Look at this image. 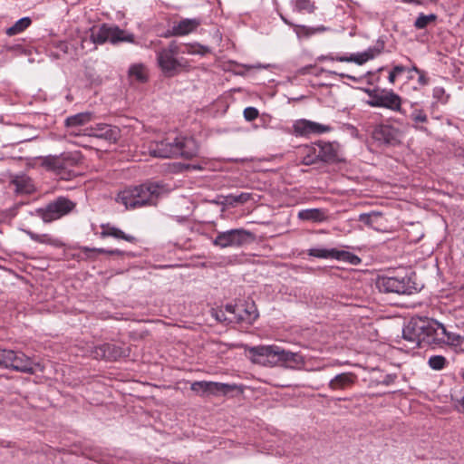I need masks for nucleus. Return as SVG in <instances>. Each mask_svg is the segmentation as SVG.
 <instances>
[{
  "label": "nucleus",
  "instance_id": "f257e3e1",
  "mask_svg": "<svg viewBox=\"0 0 464 464\" xmlns=\"http://www.w3.org/2000/svg\"><path fill=\"white\" fill-rule=\"evenodd\" d=\"M402 337L414 344V348L421 347L422 343H446L455 348L462 336L447 331L443 324L434 319L415 317L402 329Z\"/></svg>",
  "mask_w": 464,
  "mask_h": 464
},
{
  "label": "nucleus",
  "instance_id": "f03ea898",
  "mask_svg": "<svg viewBox=\"0 0 464 464\" xmlns=\"http://www.w3.org/2000/svg\"><path fill=\"white\" fill-rule=\"evenodd\" d=\"M250 360L263 366H284L299 369L304 364L303 356L298 353L286 351L277 345H258L248 347Z\"/></svg>",
  "mask_w": 464,
  "mask_h": 464
},
{
  "label": "nucleus",
  "instance_id": "7ed1b4c3",
  "mask_svg": "<svg viewBox=\"0 0 464 464\" xmlns=\"http://www.w3.org/2000/svg\"><path fill=\"white\" fill-rule=\"evenodd\" d=\"M165 191V186L160 182H146L125 188L118 193L116 201L128 209L156 207Z\"/></svg>",
  "mask_w": 464,
  "mask_h": 464
},
{
  "label": "nucleus",
  "instance_id": "20e7f679",
  "mask_svg": "<svg viewBox=\"0 0 464 464\" xmlns=\"http://www.w3.org/2000/svg\"><path fill=\"white\" fill-rule=\"evenodd\" d=\"M154 157L192 159L198 155V146L193 137L183 135H169L157 141L151 148Z\"/></svg>",
  "mask_w": 464,
  "mask_h": 464
},
{
  "label": "nucleus",
  "instance_id": "39448f33",
  "mask_svg": "<svg viewBox=\"0 0 464 464\" xmlns=\"http://www.w3.org/2000/svg\"><path fill=\"white\" fill-rule=\"evenodd\" d=\"M82 163V155L79 151L62 153L59 156H47L42 165L55 173L59 179L71 180L80 175L76 169Z\"/></svg>",
  "mask_w": 464,
  "mask_h": 464
},
{
  "label": "nucleus",
  "instance_id": "423d86ee",
  "mask_svg": "<svg viewBox=\"0 0 464 464\" xmlns=\"http://www.w3.org/2000/svg\"><path fill=\"white\" fill-rule=\"evenodd\" d=\"M363 92L369 96L366 104L373 108H384L406 115L402 109V98L392 89L380 87L365 88Z\"/></svg>",
  "mask_w": 464,
  "mask_h": 464
},
{
  "label": "nucleus",
  "instance_id": "0eeeda50",
  "mask_svg": "<svg viewBox=\"0 0 464 464\" xmlns=\"http://www.w3.org/2000/svg\"><path fill=\"white\" fill-rule=\"evenodd\" d=\"M376 286L382 293L411 295L418 290V285L411 276H379Z\"/></svg>",
  "mask_w": 464,
  "mask_h": 464
},
{
  "label": "nucleus",
  "instance_id": "6e6552de",
  "mask_svg": "<svg viewBox=\"0 0 464 464\" xmlns=\"http://www.w3.org/2000/svg\"><path fill=\"white\" fill-rule=\"evenodd\" d=\"M91 39L97 44H103L106 42L113 44L121 42L134 43V34L125 32L117 25L102 24L91 30Z\"/></svg>",
  "mask_w": 464,
  "mask_h": 464
},
{
  "label": "nucleus",
  "instance_id": "1a4fd4ad",
  "mask_svg": "<svg viewBox=\"0 0 464 464\" xmlns=\"http://www.w3.org/2000/svg\"><path fill=\"white\" fill-rule=\"evenodd\" d=\"M76 207V203L65 197H58L43 208L35 209V214L44 223H50L71 213Z\"/></svg>",
  "mask_w": 464,
  "mask_h": 464
},
{
  "label": "nucleus",
  "instance_id": "9d476101",
  "mask_svg": "<svg viewBox=\"0 0 464 464\" xmlns=\"http://www.w3.org/2000/svg\"><path fill=\"white\" fill-rule=\"evenodd\" d=\"M179 47L176 42H171L167 47L157 52L158 65L167 77H173L179 72L182 63L176 56Z\"/></svg>",
  "mask_w": 464,
  "mask_h": 464
},
{
  "label": "nucleus",
  "instance_id": "9b49d317",
  "mask_svg": "<svg viewBox=\"0 0 464 464\" xmlns=\"http://www.w3.org/2000/svg\"><path fill=\"white\" fill-rule=\"evenodd\" d=\"M255 235L249 230L244 228H234L223 232H218L213 245L220 248L240 247L252 243L255 240Z\"/></svg>",
  "mask_w": 464,
  "mask_h": 464
},
{
  "label": "nucleus",
  "instance_id": "f8f14e48",
  "mask_svg": "<svg viewBox=\"0 0 464 464\" xmlns=\"http://www.w3.org/2000/svg\"><path fill=\"white\" fill-rule=\"evenodd\" d=\"M130 350L125 345L111 343H104L93 346L91 355L97 360L117 361L130 356Z\"/></svg>",
  "mask_w": 464,
  "mask_h": 464
},
{
  "label": "nucleus",
  "instance_id": "ddd939ff",
  "mask_svg": "<svg viewBox=\"0 0 464 464\" xmlns=\"http://www.w3.org/2000/svg\"><path fill=\"white\" fill-rule=\"evenodd\" d=\"M9 364V369L18 372L34 374L37 371L43 372L44 366L34 358L27 356L21 351H14Z\"/></svg>",
  "mask_w": 464,
  "mask_h": 464
},
{
  "label": "nucleus",
  "instance_id": "4468645a",
  "mask_svg": "<svg viewBox=\"0 0 464 464\" xmlns=\"http://www.w3.org/2000/svg\"><path fill=\"white\" fill-rule=\"evenodd\" d=\"M226 311L234 314V318L237 323H245L252 324L258 317V312L256 304L252 303L245 302L239 304H227Z\"/></svg>",
  "mask_w": 464,
  "mask_h": 464
},
{
  "label": "nucleus",
  "instance_id": "2eb2a0df",
  "mask_svg": "<svg viewBox=\"0 0 464 464\" xmlns=\"http://www.w3.org/2000/svg\"><path fill=\"white\" fill-rule=\"evenodd\" d=\"M401 130L390 124H379L372 130V138L384 145L396 146L401 142Z\"/></svg>",
  "mask_w": 464,
  "mask_h": 464
},
{
  "label": "nucleus",
  "instance_id": "dca6fc26",
  "mask_svg": "<svg viewBox=\"0 0 464 464\" xmlns=\"http://www.w3.org/2000/svg\"><path fill=\"white\" fill-rule=\"evenodd\" d=\"M332 130L330 125L321 124L306 119H300L293 124V133L295 136L306 137L311 134H322Z\"/></svg>",
  "mask_w": 464,
  "mask_h": 464
},
{
  "label": "nucleus",
  "instance_id": "f3484780",
  "mask_svg": "<svg viewBox=\"0 0 464 464\" xmlns=\"http://www.w3.org/2000/svg\"><path fill=\"white\" fill-rule=\"evenodd\" d=\"M411 122V127L416 130L428 136L431 135V130L428 128L429 117L418 102H411V112L407 115Z\"/></svg>",
  "mask_w": 464,
  "mask_h": 464
},
{
  "label": "nucleus",
  "instance_id": "a211bd4d",
  "mask_svg": "<svg viewBox=\"0 0 464 464\" xmlns=\"http://www.w3.org/2000/svg\"><path fill=\"white\" fill-rule=\"evenodd\" d=\"M88 135L116 143L120 139L121 130L117 126L106 123H96L89 128Z\"/></svg>",
  "mask_w": 464,
  "mask_h": 464
},
{
  "label": "nucleus",
  "instance_id": "6ab92c4d",
  "mask_svg": "<svg viewBox=\"0 0 464 464\" xmlns=\"http://www.w3.org/2000/svg\"><path fill=\"white\" fill-rule=\"evenodd\" d=\"M201 24L198 18H185L176 23L166 33V36H183L194 31Z\"/></svg>",
  "mask_w": 464,
  "mask_h": 464
},
{
  "label": "nucleus",
  "instance_id": "aec40b11",
  "mask_svg": "<svg viewBox=\"0 0 464 464\" xmlns=\"http://www.w3.org/2000/svg\"><path fill=\"white\" fill-rule=\"evenodd\" d=\"M358 381V376L352 372H345L336 374L328 382L332 391H344L352 388Z\"/></svg>",
  "mask_w": 464,
  "mask_h": 464
},
{
  "label": "nucleus",
  "instance_id": "412c9836",
  "mask_svg": "<svg viewBox=\"0 0 464 464\" xmlns=\"http://www.w3.org/2000/svg\"><path fill=\"white\" fill-rule=\"evenodd\" d=\"M314 146L317 149L320 161L332 163L337 160V150L339 147L337 142L318 140L314 142Z\"/></svg>",
  "mask_w": 464,
  "mask_h": 464
},
{
  "label": "nucleus",
  "instance_id": "4be33fe9",
  "mask_svg": "<svg viewBox=\"0 0 464 464\" xmlns=\"http://www.w3.org/2000/svg\"><path fill=\"white\" fill-rule=\"evenodd\" d=\"M101 229H102V231L100 232V237L102 238L111 237L115 239H123V240H125L127 242H130V243L137 242V239L135 237L124 233L122 230L111 225L110 223L102 224Z\"/></svg>",
  "mask_w": 464,
  "mask_h": 464
},
{
  "label": "nucleus",
  "instance_id": "5701e85b",
  "mask_svg": "<svg viewBox=\"0 0 464 464\" xmlns=\"http://www.w3.org/2000/svg\"><path fill=\"white\" fill-rule=\"evenodd\" d=\"M11 184L14 186V191L17 194H32L35 190L33 180L24 174L14 176Z\"/></svg>",
  "mask_w": 464,
  "mask_h": 464
},
{
  "label": "nucleus",
  "instance_id": "b1692460",
  "mask_svg": "<svg viewBox=\"0 0 464 464\" xmlns=\"http://www.w3.org/2000/svg\"><path fill=\"white\" fill-rule=\"evenodd\" d=\"M297 218L303 221L321 223L327 219V210L323 208H306L298 212Z\"/></svg>",
  "mask_w": 464,
  "mask_h": 464
},
{
  "label": "nucleus",
  "instance_id": "393cba45",
  "mask_svg": "<svg viewBox=\"0 0 464 464\" xmlns=\"http://www.w3.org/2000/svg\"><path fill=\"white\" fill-rule=\"evenodd\" d=\"M281 17L286 24L294 27V30L299 38L309 37L316 33H321V32L325 31V27L324 25H321L318 27H309L306 25L295 24L291 23L290 21H288L287 19H285L284 16H281Z\"/></svg>",
  "mask_w": 464,
  "mask_h": 464
},
{
  "label": "nucleus",
  "instance_id": "a878e982",
  "mask_svg": "<svg viewBox=\"0 0 464 464\" xmlns=\"http://www.w3.org/2000/svg\"><path fill=\"white\" fill-rule=\"evenodd\" d=\"M237 389H238V386L236 384L209 382L208 395H214V396L224 395V396H226Z\"/></svg>",
  "mask_w": 464,
  "mask_h": 464
},
{
  "label": "nucleus",
  "instance_id": "bb28decb",
  "mask_svg": "<svg viewBox=\"0 0 464 464\" xmlns=\"http://www.w3.org/2000/svg\"><path fill=\"white\" fill-rule=\"evenodd\" d=\"M25 233L34 242L50 245L55 247H62L63 246L61 240L51 237L49 234H37L31 230H26Z\"/></svg>",
  "mask_w": 464,
  "mask_h": 464
},
{
  "label": "nucleus",
  "instance_id": "cd10ccee",
  "mask_svg": "<svg viewBox=\"0 0 464 464\" xmlns=\"http://www.w3.org/2000/svg\"><path fill=\"white\" fill-rule=\"evenodd\" d=\"M92 119V113L85 111L67 117L64 123L66 127H77L90 122Z\"/></svg>",
  "mask_w": 464,
  "mask_h": 464
},
{
  "label": "nucleus",
  "instance_id": "c85d7f7f",
  "mask_svg": "<svg viewBox=\"0 0 464 464\" xmlns=\"http://www.w3.org/2000/svg\"><path fill=\"white\" fill-rule=\"evenodd\" d=\"M382 218V214L381 212L372 211L370 213L360 214L358 220L371 228L378 229L377 226Z\"/></svg>",
  "mask_w": 464,
  "mask_h": 464
},
{
  "label": "nucleus",
  "instance_id": "c756f323",
  "mask_svg": "<svg viewBox=\"0 0 464 464\" xmlns=\"http://www.w3.org/2000/svg\"><path fill=\"white\" fill-rule=\"evenodd\" d=\"M129 76L140 83H144L148 81L147 69L142 64H133L129 69Z\"/></svg>",
  "mask_w": 464,
  "mask_h": 464
},
{
  "label": "nucleus",
  "instance_id": "7c9ffc66",
  "mask_svg": "<svg viewBox=\"0 0 464 464\" xmlns=\"http://www.w3.org/2000/svg\"><path fill=\"white\" fill-rule=\"evenodd\" d=\"M32 24L30 17H23L17 20L12 26L8 27L5 31L6 34L13 36L24 32Z\"/></svg>",
  "mask_w": 464,
  "mask_h": 464
},
{
  "label": "nucleus",
  "instance_id": "2f4dec72",
  "mask_svg": "<svg viewBox=\"0 0 464 464\" xmlns=\"http://www.w3.org/2000/svg\"><path fill=\"white\" fill-rule=\"evenodd\" d=\"M334 259L346 262L353 266H358L362 262V259L358 256L349 251L338 249L335 250Z\"/></svg>",
  "mask_w": 464,
  "mask_h": 464
},
{
  "label": "nucleus",
  "instance_id": "473e14b6",
  "mask_svg": "<svg viewBox=\"0 0 464 464\" xmlns=\"http://www.w3.org/2000/svg\"><path fill=\"white\" fill-rule=\"evenodd\" d=\"M304 150L305 155L303 157L301 161L303 165L310 166L320 161L314 143L311 146H305Z\"/></svg>",
  "mask_w": 464,
  "mask_h": 464
},
{
  "label": "nucleus",
  "instance_id": "72a5a7b5",
  "mask_svg": "<svg viewBox=\"0 0 464 464\" xmlns=\"http://www.w3.org/2000/svg\"><path fill=\"white\" fill-rule=\"evenodd\" d=\"M370 57L371 56H368L364 52H362V53H353L350 56H345V55L336 56V61L337 62H348V63L353 62L359 65H362V64L365 63L366 62H368L370 60Z\"/></svg>",
  "mask_w": 464,
  "mask_h": 464
},
{
  "label": "nucleus",
  "instance_id": "f704fd0d",
  "mask_svg": "<svg viewBox=\"0 0 464 464\" xmlns=\"http://www.w3.org/2000/svg\"><path fill=\"white\" fill-rule=\"evenodd\" d=\"M335 248H311L308 250V255L314 257L334 259Z\"/></svg>",
  "mask_w": 464,
  "mask_h": 464
},
{
  "label": "nucleus",
  "instance_id": "c9c22d12",
  "mask_svg": "<svg viewBox=\"0 0 464 464\" xmlns=\"http://www.w3.org/2000/svg\"><path fill=\"white\" fill-rule=\"evenodd\" d=\"M436 20L437 15L435 14H430L427 15L423 13H420L414 22V26L419 30L425 29L429 24L435 22Z\"/></svg>",
  "mask_w": 464,
  "mask_h": 464
},
{
  "label": "nucleus",
  "instance_id": "e433bc0d",
  "mask_svg": "<svg viewBox=\"0 0 464 464\" xmlns=\"http://www.w3.org/2000/svg\"><path fill=\"white\" fill-rule=\"evenodd\" d=\"M428 364L432 370L440 371L447 366L448 361L442 355H432L429 358Z\"/></svg>",
  "mask_w": 464,
  "mask_h": 464
},
{
  "label": "nucleus",
  "instance_id": "4c0bfd02",
  "mask_svg": "<svg viewBox=\"0 0 464 464\" xmlns=\"http://www.w3.org/2000/svg\"><path fill=\"white\" fill-rule=\"evenodd\" d=\"M251 198L249 193L242 192L239 195L229 194L226 197V203L231 206L237 204H244L247 202Z\"/></svg>",
  "mask_w": 464,
  "mask_h": 464
},
{
  "label": "nucleus",
  "instance_id": "58836bf2",
  "mask_svg": "<svg viewBox=\"0 0 464 464\" xmlns=\"http://www.w3.org/2000/svg\"><path fill=\"white\" fill-rule=\"evenodd\" d=\"M385 42L382 39L379 38L376 44L373 46H370L367 50L364 51V53L368 56H371L370 60H372L378 56L379 54H381L383 52Z\"/></svg>",
  "mask_w": 464,
  "mask_h": 464
},
{
  "label": "nucleus",
  "instance_id": "ea45409f",
  "mask_svg": "<svg viewBox=\"0 0 464 464\" xmlns=\"http://www.w3.org/2000/svg\"><path fill=\"white\" fill-rule=\"evenodd\" d=\"M432 97L437 102L446 104L449 102L450 94H447L445 89L440 86H437L432 90Z\"/></svg>",
  "mask_w": 464,
  "mask_h": 464
},
{
  "label": "nucleus",
  "instance_id": "a19ab883",
  "mask_svg": "<svg viewBox=\"0 0 464 464\" xmlns=\"http://www.w3.org/2000/svg\"><path fill=\"white\" fill-rule=\"evenodd\" d=\"M190 390L200 395H208L209 382H194L193 383H191Z\"/></svg>",
  "mask_w": 464,
  "mask_h": 464
},
{
  "label": "nucleus",
  "instance_id": "79ce46f5",
  "mask_svg": "<svg viewBox=\"0 0 464 464\" xmlns=\"http://www.w3.org/2000/svg\"><path fill=\"white\" fill-rule=\"evenodd\" d=\"M14 352V350L0 348V367L9 369V364L11 363Z\"/></svg>",
  "mask_w": 464,
  "mask_h": 464
},
{
  "label": "nucleus",
  "instance_id": "37998d69",
  "mask_svg": "<svg viewBox=\"0 0 464 464\" xmlns=\"http://www.w3.org/2000/svg\"><path fill=\"white\" fill-rule=\"evenodd\" d=\"M82 251L84 253H87V252H97V253H100V254H107V255H111V256H124L126 253L124 251H121L120 249H112V250H107V249H104V248H90V247H87V246H84L82 248Z\"/></svg>",
  "mask_w": 464,
  "mask_h": 464
},
{
  "label": "nucleus",
  "instance_id": "c03bdc74",
  "mask_svg": "<svg viewBox=\"0 0 464 464\" xmlns=\"http://www.w3.org/2000/svg\"><path fill=\"white\" fill-rule=\"evenodd\" d=\"M295 7L299 12L305 11L307 13H313L314 9V5L310 0H295Z\"/></svg>",
  "mask_w": 464,
  "mask_h": 464
},
{
  "label": "nucleus",
  "instance_id": "a18cd8bd",
  "mask_svg": "<svg viewBox=\"0 0 464 464\" xmlns=\"http://www.w3.org/2000/svg\"><path fill=\"white\" fill-rule=\"evenodd\" d=\"M243 114H244V118L246 119V121H252L258 117L259 112H258V110L255 107H246L244 110Z\"/></svg>",
  "mask_w": 464,
  "mask_h": 464
},
{
  "label": "nucleus",
  "instance_id": "49530a36",
  "mask_svg": "<svg viewBox=\"0 0 464 464\" xmlns=\"http://www.w3.org/2000/svg\"><path fill=\"white\" fill-rule=\"evenodd\" d=\"M418 82L420 86H425L429 84L430 79L427 77V72L423 70H420L418 73Z\"/></svg>",
  "mask_w": 464,
  "mask_h": 464
},
{
  "label": "nucleus",
  "instance_id": "de8ad7c7",
  "mask_svg": "<svg viewBox=\"0 0 464 464\" xmlns=\"http://www.w3.org/2000/svg\"><path fill=\"white\" fill-rule=\"evenodd\" d=\"M397 379V375L394 373L386 374L382 381L380 382L381 384H383L385 386H389L392 383H394L395 380Z\"/></svg>",
  "mask_w": 464,
  "mask_h": 464
},
{
  "label": "nucleus",
  "instance_id": "09e8293b",
  "mask_svg": "<svg viewBox=\"0 0 464 464\" xmlns=\"http://www.w3.org/2000/svg\"><path fill=\"white\" fill-rule=\"evenodd\" d=\"M437 0H401L405 4H414L419 5H427L431 3H436Z\"/></svg>",
  "mask_w": 464,
  "mask_h": 464
},
{
  "label": "nucleus",
  "instance_id": "8fccbe9b",
  "mask_svg": "<svg viewBox=\"0 0 464 464\" xmlns=\"http://www.w3.org/2000/svg\"><path fill=\"white\" fill-rule=\"evenodd\" d=\"M321 71H322V72H326V73H328V74H332V75H339V76H341L342 78H348V79H350V80H352V81H353V82H357V81H358L356 77H354V76H351V75H348V74H345V73H337V72H334V71H329V70H325V69H322Z\"/></svg>",
  "mask_w": 464,
  "mask_h": 464
},
{
  "label": "nucleus",
  "instance_id": "3c124183",
  "mask_svg": "<svg viewBox=\"0 0 464 464\" xmlns=\"http://www.w3.org/2000/svg\"><path fill=\"white\" fill-rule=\"evenodd\" d=\"M393 72H395L398 76L401 75L403 72H406L408 70V67L397 64L392 67Z\"/></svg>",
  "mask_w": 464,
  "mask_h": 464
},
{
  "label": "nucleus",
  "instance_id": "603ef678",
  "mask_svg": "<svg viewBox=\"0 0 464 464\" xmlns=\"http://www.w3.org/2000/svg\"><path fill=\"white\" fill-rule=\"evenodd\" d=\"M313 65H306L298 70L299 74L304 75L307 73H310L311 69L313 68Z\"/></svg>",
  "mask_w": 464,
  "mask_h": 464
},
{
  "label": "nucleus",
  "instance_id": "864d4df0",
  "mask_svg": "<svg viewBox=\"0 0 464 464\" xmlns=\"http://www.w3.org/2000/svg\"><path fill=\"white\" fill-rule=\"evenodd\" d=\"M455 351L464 353V336L459 340V343L455 347Z\"/></svg>",
  "mask_w": 464,
  "mask_h": 464
},
{
  "label": "nucleus",
  "instance_id": "5fc2aeb1",
  "mask_svg": "<svg viewBox=\"0 0 464 464\" xmlns=\"http://www.w3.org/2000/svg\"><path fill=\"white\" fill-rule=\"evenodd\" d=\"M397 77H398V75L395 72H393V70L392 69L390 71L389 76H388L389 82L392 84H394Z\"/></svg>",
  "mask_w": 464,
  "mask_h": 464
},
{
  "label": "nucleus",
  "instance_id": "6e6d98bb",
  "mask_svg": "<svg viewBox=\"0 0 464 464\" xmlns=\"http://www.w3.org/2000/svg\"><path fill=\"white\" fill-rule=\"evenodd\" d=\"M58 48L63 51V53H67L68 51V44L66 42H60L58 44Z\"/></svg>",
  "mask_w": 464,
  "mask_h": 464
},
{
  "label": "nucleus",
  "instance_id": "4d7b16f0",
  "mask_svg": "<svg viewBox=\"0 0 464 464\" xmlns=\"http://www.w3.org/2000/svg\"><path fill=\"white\" fill-rule=\"evenodd\" d=\"M318 60L319 61H324V60L336 61V57H334L332 55H326V56L322 55V56L318 57Z\"/></svg>",
  "mask_w": 464,
  "mask_h": 464
},
{
  "label": "nucleus",
  "instance_id": "13d9d810",
  "mask_svg": "<svg viewBox=\"0 0 464 464\" xmlns=\"http://www.w3.org/2000/svg\"><path fill=\"white\" fill-rule=\"evenodd\" d=\"M420 70L421 69L418 68L416 65H412L411 67H408L407 72H415L416 73H418Z\"/></svg>",
  "mask_w": 464,
  "mask_h": 464
},
{
  "label": "nucleus",
  "instance_id": "bf43d9fd",
  "mask_svg": "<svg viewBox=\"0 0 464 464\" xmlns=\"http://www.w3.org/2000/svg\"><path fill=\"white\" fill-rule=\"evenodd\" d=\"M216 317H217V320H218V321H220V322H221V321H223V320H225V318H224V313H223V312H220V314L217 313V316H216Z\"/></svg>",
  "mask_w": 464,
  "mask_h": 464
},
{
  "label": "nucleus",
  "instance_id": "052dcab7",
  "mask_svg": "<svg viewBox=\"0 0 464 464\" xmlns=\"http://www.w3.org/2000/svg\"><path fill=\"white\" fill-rule=\"evenodd\" d=\"M458 402L463 407V411H464V396L461 397L459 400H458Z\"/></svg>",
  "mask_w": 464,
  "mask_h": 464
},
{
  "label": "nucleus",
  "instance_id": "680f3d73",
  "mask_svg": "<svg viewBox=\"0 0 464 464\" xmlns=\"http://www.w3.org/2000/svg\"><path fill=\"white\" fill-rule=\"evenodd\" d=\"M200 48L203 50L202 52H200L202 54L208 52V49L207 47L200 46Z\"/></svg>",
  "mask_w": 464,
  "mask_h": 464
},
{
  "label": "nucleus",
  "instance_id": "e2e57ef3",
  "mask_svg": "<svg viewBox=\"0 0 464 464\" xmlns=\"http://www.w3.org/2000/svg\"><path fill=\"white\" fill-rule=\"evenodd\" d=\"M30 140H31L30 138H27V139H24L23 141ZM19 142H22V140H20Z\"/></svg>",
  "mask_w": 464,
  "mask_h": 464
}]
</instances>
